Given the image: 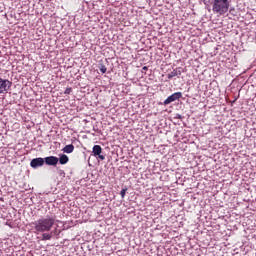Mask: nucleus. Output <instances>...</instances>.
<instances>
[{"mask_svg": "<svg viewBox=\"0 0 256 256\" xmlns=\"http://www.w3.org/2000/svg\"><path fill=\"white\" fill-rule=\"evenodd\" d=\"M33 225L36 233H49L53 229V225H55V218L46 216L36 220Z\"/></svg>", "mask_w": 256, "mask_h": 256, "instance_id": "nucleus-1", "label": "nucleus"}, {"mask_svg": "<svg viewBox=\"0 0 256 256\" xmlns=\"http://www.w3.org/2000/svg\"><path fill=\"white\" fill-rule=\"evenodd\" d=\"M231 3L229 0H213L212 2V11L216 15H225L229 11Z\"/></svg>", "mask_w": 256, "mask_h": 256, "instance_id": "nucleus-2", "label": "nucleus"}, {"mask_svg": "<svg viewBox=\"0 0 256 256\" xmlns=\"http://www.w3.org/2000/svg\"><path fill=\"white\" fill-rule=\"evenodd\" d=\"M12 85L13 82L7 79L0 78V95H5V93H8Z\"/></svg>", "mask_w": 256, "mask_h": 256, "instance_id": "nucleus-3", "label": "nucleus"}, {"mask_svg": "<svg viewBox=\"0 0 256 256\" xmlns=\"http://www.w3.org/2000/svg\"><path fill=\"white\" fill-rule=\"evenodd\" d=\"M92 153L94 157H96L97 159H100V161H105V155L101 154L103 153V148H101V146L94 145L92 148Z\"/></svg>", "mask_w": 256, "mask_h": 256, "instance_id": "nucleus-4", "label": "nucleus"}, {"mask_svg": "<svg viewBox=\"0 0 256 256\" xmlns=\"http://www.w3.org/2000/svg\"><path fill=\"white\" fill-rule=\"evenodd\" d=\"M183 97V93L176 92L170 95L164 102L163 105H170V103H173L174 101H179Z\"/></svg>", "mask_w": 256, "mask_h": 256, "instance_id": "nucleus-5", "label": "nucleus"}, {"mask_svg": "<svg viewBox=\"0 0 256 256\" xmlns=\"http://www.w3.org/2000/svg\"><path fill=\"white\" fill-rule=\"evenodd\" d=\"M43 165H45V159L41 157L34 158L30 162V167H32V169H38V167H43Z\"/></svg>", "mask_w": 256, "mask_h": 256, "instance_id": "nucleus-6", "label": "nucleus"}, {"mask_svg": "<svg viewBox=\"0 0 256 256\" xmlns=\"http://www.w3.org/2000/svg\"><path fill=\"white\" fill-rule=\"evenodd\" d=\"M44 163H46V165H52L53 167H55V165L59 163V158L55 156H48L44 158Z\"/></svg>", "mask_w": 256, "mask_h": 256, "instance_id": "nucleus-7", "label": "nucleus"}, {"mask_svg": "<svg viewBox=\"0 0 256 256\" xmlns=\"http://www.w3.org/2000/svg\"><path fill=\"white\" fill-rule=\"evenodd\" d=\"M181 73H183V68L178 67L174 69L172 72L168 73L167 78L173 79V77H181Z\"/></svg>", "mask_w": 256, "mask_h": 256, "instance_id": "nucleus-8", "label": "nucleus"}, {"mask_svg": "<svg viewBox=\"0 0 256 256\" xmlns=\"http://www.w3.org/2000/svg\"><path fill=\"white\" fill-rule=\"evenodd\" d=\"M62 151H63V153H73V151H75V146L73 144L66 145L62 149Z\"/></svg>", "mask_w": 256, "mask_h": 256, "instance_id": "nucleus-9", "label": "nucleus"}, {"mask_svg": "<svg viewBox=\"0 0 256 256\" xmlns=\"http://www.w3.org/2000/svg\"><path fill=\"white\" fill-rule=\"evenodd\" d=\"M60 165H66V163H69V157L65 154H63L62 156H60V158L58 159Z\"/></svg>", "mask_w": 256, "mask_h": 256, "instance_id": "nucleus-10", "label": "nucleus"}, {"mask_svg": "<svg viewBox=\"0 0 256 256\" xmlns=\"http://www.w3.org/2000/svg\"><path fill=\"white\" fill-rule=\"evenodd\" d=\"M53 239V233H43L42 241H51Z\"/></svg>", "mask_w": 256, "mask_h": 256, "instance_id": "nucleus-11", "label": "nucleus"}, {"mask_svg": "<svg viewBox=\"0 0 256 256\" xmlns=\"http://www.w3.org/2000/svg\"><path fill=\"white\" fill-rule=\"evenodd\" d=\"M99 69H100L101 73H103V74L107 73V67L103 63L99 64Z\"/></svg>", "mask_w": 256, "mask_h": 256, "instance_id": "nucleus-12", "label": "nucleus"}, {"mask_svg": "<svg viewBox=\"0 0 256 256\" xmlns=\"http://www.w3.org/2000/svg\"><path fill=\"white\" fill-rule=\"evenodd\" d=\"M127 187L123 188L120 192V195L122 197V199H125V195L127 194Z\"/></svg>", "mask_w": 256, "mask_h": 256, "instance_id": "nucleus-13", "label": "nucleus"}, {"mask_svg": "<svg viewBox=\"0 0 256 256\" xmlns=\"http://www.w3.org/2000/svg\"><path fill=\"white\" fill-rule=\"evenodd\" d=\"M174 119H183V116H181V114H176Z\"/></svg>", "mask_w": 256, "mask_h": 256, "instance_id": "nucleus-14", "label": "nucleus"}, {"mask_svg": "<svg viewBox=\"0 0 256 256\" xmlns=\"http://www.w3.org/2000/svg\"><path fill=\"white\" fill-rule=\"evenodd\" d=\"M69 93H71V88H67V89L65 90V95H69Z\"/></svg>", "mask_w": 256, "mask_h": 256, "instance_id": "nucleus-15", "label": "nucleus"}, {"mask_svg": "<svg viewBox=\"0 0 256 256\" xmlns=\"http://www.w3.org/2000/svg\"><path fill=\"white\" fill-rule=\"evenodd\" d=\"M143 70H144V71H147V66H144V67H143Z\"/></svg>", "mask_w": 256, "mask_h": 256, "instance_id": "nucleus-16", "label": "nucleus"}]
</instances>
